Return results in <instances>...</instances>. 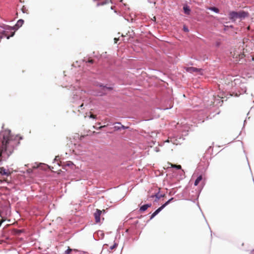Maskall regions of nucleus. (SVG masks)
I'll return each mask as SVG.
<instances>
[{
  "label": "nucleus",
  "mask_w": 254,
  "mask_h": 254,
  "mask_svg": "<svg viewBox=\"0 0 254 254\" xmlns=\"http://www.w3.org/2000/svg\"><path fill=\"white\" fill-rule=\"evenodd\" d=\"M19 142L9 133L3 135L0 149V157H8L13 152Z\"/></svg>",
  "instance_id": "nucleus-1"
},
{
  "label": "nucleus",
  "mask_w": 254,
  "mask_h": 254,
  "mask_svg": "<svg viewBox=\"0 0 254 254\" xmlns=\"http://www.w3.org/2000/svg\"><path fill=\"white\" fill-rule=\"evenodd\" d=\"M76 94L73 95L72 102H75L78 99L81 100L82 103L79 107L82 110L84 108V106H87L91 103V99L87 95L85 91L81 90L78 93H76Z\"/></svg>",
  "instance_id": "nucleus-2"
},
{
  "label": "nucleus",
  "mask_w": 254,
  "mask_h": 254,
  "mask_svg": "<svg viewBox=\"0 0 254 254\" xmlns=\"http://www.w3.org/2000/svg\"><path fill=\"white\" fill-rule=\"evenodd\" d=\"M173 198H170L167 202H166L164 204H163L161 206L158 208L156 210H155L151 215L150 219H152L157 214L159 213L166 206H167L168 204L170 203V202L173 199Z\"/></svg>",
  "instance_id": "nucleus-3"
},
{
  "label": "nucleus",
  "mask_w": 254,
  "mask_h": 254,
  "mask_svg": "<svg viewBox=\"0 0 254 254\" xmlns=\"http://www.w3.org/2000/svg\"><path fill=\"white\" fill-rule=\"evenodd\" d=\"M105 210L103 209L100 210V209H97L96 212L94 214V216L95 219V222L98 223L100 222V216L102 213H105Z\"/></svg>",
  "instance_id": "nucleus-4"
},
{
  "label": "nucleus",
  "mask_w": 254,
  "mask_h": 254,
  "mask_svg": "<svg viewBox=\"0 0 254 254\" xmlns=\"http://www.w3.org/2000/svg\"><path fill=\"white\" fill-rule=\"evenodd\" d=\"M0 174L2 176L8 177L11 174V172L7 169H5L4 167H1L0 168Z\"/></svg>",
  "instance_id": "nucleus-5"
},
{
  "label": "nucleus",
  "mask_w": 254,
  "mask_h": 254,
  "mask_svg": "<svg viewBox=\"0 0 254 254\" xmlns=\"http://www.w3.org/2000/svg\"><path fill=\"white\" fill-rule=\"evenodd\" d=\"M8 33V32L7 31H3L1 32V36L0 37V38H2L3 37H6V38L8 39L10 37H12L14 35L15 32H12L10 35H9Z\"/></svg>",
  "instance_id": "nucleus-6"
},
{
  "label": "nucleus",
  "mask_w": 254,
  "mask_h": 254,
  "mask_svg": "<svg viewBox=\"0 0 254 254\" xmlns=\"http://www.w3.org/2000/svg\"><path fill=\"white\" fill-rule=\"evenodd\" d=\"M233 56L234 58L236 59V61H240L241 59H243L245 57L244 53H242L241 52L240 53H237V54L234 53Z\"/></svg>",
  "instance_id": "nucleus-7"
},
{
  "label": "nucleus",
  "mask_w": 254,
  "mask_h": 254,
  "mask_svg": "<svg viewBox=\"0 0 254 254\" xmlns=\"http://www.w3.org/2000/svg\"><path fill=\"white\" fill-rule=\"evenodd\" d=\"M201 68H197L194 67H189L187 68L186 70L190 73H193L195 72H200L201 71Z\"/></svg>",
  "instance_id": "nucleus-8"
},
{
  "label": "nucleus",
  "mask_w": 254,
  "mask_h": 254,
  "mask_svg": "<svg viewBox=\"0 0 254 254\" xmlns=\"http://www.w3.org/2000/svg\"><path fill=\"white\" fill-rule=\"evenodd\" d=\"M238 18H245L246 17H248L249 16V13L247 12H245V11H239V12H238Z\"/></svg>",
  "instance_id": "nucleus-9"
},
{
  "label": "nucleus",
  "mask_w": 254,
  "mask_h": 254,
  "mask_svg": "<svg viewBox=\"0 0 254 254\" xmlns=\"http://www.w3.org/2000/svg\"><path fill=\"white\" fill-rule=\"evenodd\" d=\"M238 12L232 11L229 13L230 18L234 20L238 18Z\"/></svg>",
  "instance_id": "nucleus-10"
},
{
  "label": "nucleus",
  "mask_w": 254,
  "mask_h": 254,
  "mask_svg": "<svg viewBox=\"0 0 254 254\" xmlns=\"http://www.w3.org/2000/svg\"><path fill=\"white\" fill-rule=\"evenodd\" d=\"M116 124H118V125L115 126L114 127V129L115 130H121L122 128L124 129L127 128V127H125L124 126L122 125L120 123H117Z\"/></svg>",
  "instance_id": "nucleus-11"
},
{
  "label": "nucleus",
  "mask_w": 254,
  "mask_h": 254,
  "mask_svg": "<svg viewBox=\"0 0 254 254\" xmlns=\"http://www.w3.org/2000/svg\"><path fill=\"white\" fill-rule=\"evenodd\" d=\"M151 206L152 204L151 203L144 204L140 207L139 210L141 212H144L147 210L148 208L150 207Z\"/></svg>",
  "instance_id": "nucleus-12"
},
{
  "label": "nucleus",
  "mask_w": 254,
  "mask_h": 254,
  "mask_svg": "<svg viewBox=\"0 0 254 254\" xmlns=\"http://www.w3.org/2000/svg\"><path fill=\"white\" fill-rule=\"evenodd\" d=\"M112 3L111 0H104L103 1L98 2L97 4V6H99L100 5H103L106 4H109Z\"/></svg>",
  "instance_id": "nucleus-13"
},
{
  "label": "nucleus",
  "mask_w": 254,
  "mask_h": 254,
  "mask_svg": "<svg viewBox=\"0 0 254 254\" xmlns=\"http://www.w3.org/2000/svg\"><path fill=\"white\" fill-rule=\"evenodd\" d=\"M184 12L188 15H189L190 12V9L188 5H184L183 7Z\"/></svg>",
  "instance_id": "nucleus-14"
},
{
  "label": "nucleus",
  "mask_w": 254,
  "mask_h": 254,
  "mask_svg": "<svg viewBox=\"0 0 254 254\" xmlns=\"http://www.w3.org/2000/svg\"><path fill=\"white\" fill-rule=\"evenodd\" d=\"M23 23H24V20H23L19 19L17 22V23L15 25V27H16L17 28H19L20 27H21L23 25Z\"/></svg>",
  "instance_id": "nucleus-15"
},
{
  "label": "nucleus",
  "mask_w": 254,
  "mask_h": 254,
  "mask_svg": "<svg viewBox=\"0 0 254 254\" xmlns=\"http://www.w3.org/2000/svg\"><path fill=\"white\" fill-rule=\"evenodd\" d=\"M202 180V176L201 175H200L198 176L197 179L195 180L194 185L195 186H196L198 185L199 182Z\"/></svg>",
  "instance_id": "nucleus-16"
},
{
  "label": "nucleus",
  "mask_w": 254,
  "mask_h": 254,
  "mask_svg": "<svg viewBox=\"0 0 254 254\" xmlns=\"http://www.w3.org/2000/svg\"><path fill=\"white\" fill-rule=\"evenodd\" d=\"M168 164L170 165L172 168H175L178 170L181 169L182 168L181 166L180 165H174L171 163H168Z\"/></svg>",
  "instance_id": "nucleus-17"
},
{
  "label": "nucleus",
  "mask_w": 254,
  "mask_h": 254,
  "mask_svg": "<svg viewBox=\"0 0 254 254\" xmlns=\"http://www.w3.org/2000/svg\"><path fill=\"white\" fill-rule=\"evenodd\" d=\"M21 11H22V12L23 13H26V14L28 13V10L27 8L26 7V6H25V5H23L22 6V7L21 8Z\"/></svg>",
  "instance_id": "nucleus-18"
},
{
  "label": "nucleus",
  "mask_w": 254,
  "mask_h": 254,
  "mask_svg": "<svg viewBox=\"0 0 254 254\" xmlns=\"http://www.w3.org/2000/svg\"><path fill=\"white\" fill-rule=\"evenodd\" d=\"M209 9L210 10L215 12L216 13H218L219 11V9L215 7H211L209 8Z\"/></svg>",
  "instance_id": "nucleus-19"
},
{
  "label": "nucleus",
  "mask_w": 254,
  "mask_h": 254,
  "mask_svg": "<svg viewBox=\"0 0 254 254\" xmlns=\"http://www.w3.org/2000/svg\"><path fill=\"white\" fill-rule=\"evenodd\" d=\"M72 251V249H70L69 247L68 249L64 252V254H69V253Z\"/></svg>",
  "instance_id": "nucleus-20"
},
{
  "label": "nucleus",
  "mask_w": 254,
  "mask_h": 254,
  "mask_svg": "<svg viewBox=\"0 0 254 254\" xmlns=\"http://www.w3.org/2000/svg\"><path fill=\"white\" fill-rule=\"evenodd\" d=\"M117 246V245L116 244H114L113 246H111L110 248V249L111 250H113L114 249H115Z\"/></svg>",
  "instance_id": "nucleus-21"
},
{
  "label": "nucleus",
  "mask_w": 254,
  "mask_h": 254,
  "mask_svg": "<svg viewBox=\"0 0 254 254\" xmlns=\"http://www.w3.org/2000/svg\"><path fill=\"white\" fill-rule=\"evenodd\" d=\"M183 30H184V31H185L186 32H189V29H188V27L186 26H184Z\"/></svg>",
  "instance_id": "nucleus-22"
},
{
  "label": "nucleus",
  "mask_w": 254,
  "mask_h": 254,
  "mask_svg": "<svg viewBox=\"0 0 254 254\" xmlns=\"http://www.w3.org/2000/svg\"><path fill=\"white\" fill-rule=\"evenodd\" d=\"M87 63H90V64H93L94 63V60L92 59H89Z\"/></svg>",
  "instance_id": "nucleus-23"
},
{
  "label": "nucleus",
  "mask_w": 254,
  "mask_h": 254,
  "mask_svg": "<svg viewBox=\"0 0 254 254\" xmlns=\"http://www.w3.org/2000/svg\"><path fill=\"white\" fill-rule=\"evenodd\" d=\"M90 118H93V119H95L96 118V115H93V114H91L90 116Z\"/></svg>",
  "instance_id": "nucleus-24"
},
{
  "label": "nucleus",
  "mask_w": 254,
  "mask_h": 254,
  "mask_svg": "<svg viewBox=\"0 0 254 254\" xmlns=\"http://www.w3.org/2000/svg\"><path fill=\"white\" fill-rule=\"evenodd\" d=\"M107 126H108V125H104V126H100V127H99L98 128V129H101V128H103V127H107Z\"/></svg>",
  "instance_id": "nucleus-25"
},
{
  "label": "nucleus",
  "mask_w": 254,
  "mask_h": 254,
  "mask_svg": "<svg viewBox=\"0 0 254 254\" xmlns=\"http://www.w3.org/2000/svg\"><path fill=\"white\" fill-rule=\"evenodd\" d=\"M155 196L156 197V198H157L158 199L160 198L161 196H162V195H160V196H159L158 194H156L155 195Z\"/></svg>",
  "instance_id": "nucleus-26"
},
{
  "label": "nucleus",
  "mask_w": 254,
  "mask_h": 254,
  "mask_svg": "<svg viewBox=\"0 0 254 254\" xmlns=\"http://www.w3.org/2000/svg\"><path fill=\"white\" fill-rule=\"evenodd\" d=\"M114 40H115V43H117V41H118V39H117V38H115L114 39Z\"/></svg>",
  "instance_id": "nucleus-27"
},
{
  "label": "nucleus",
  "mask_w": 254,
  "mask_h": 254,
  "mask_svg": "<svg viewBox=\"0 0 254 254\" xmlns=\"http://www.w3.org/2000/svg\"><path fill=\"white\" fill-rule=\"evenodd\" d=\"M106 88L109 89V90H112V87H106Z\"/></svg>",
  "instance_id": "nucleus-28"
}]
</instances>
